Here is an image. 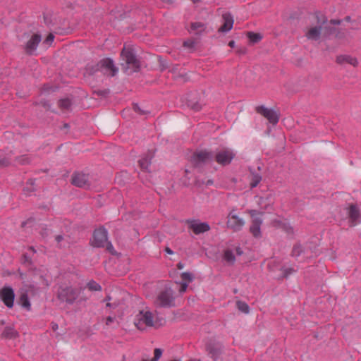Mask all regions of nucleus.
Wrapping results in <instances>:
<instances>
[{
  "instance_id": "nucleus-4",
  "label": "nucleus",
  "mask_w": 361,
  "mask_h": 361,
  "mask_svg": "<svg viewBox=\"0 0 361 361\" xmlns=\"http://www.w3.org/2000/svg\"><path fill=\"white\" fill-rule=\"evenodd\" d=\"M92 245L94 247H106L111 253H114V247L107 240V232L104 228H99L94 231Z\"/></svg>"
},
{
  "instance_id": "nucleus-35",
  "label": "nucleus",
  "mask_w": 361,
  "mask_h": 361,
  "mask_svg": "<svg viewBox=\"0 0 361 361\" xmlns=\"http://www.w3.org/2000/svg\"><path fill=\"white\" fill-rule=\"evenodd\" d=\"M54 35L52 34H49L44 40V43L47 44V46H50L52 42L54 41Z\"/></svg>"
},
{
  "instance_id": "nucleus-2",
  "label": "nucleus",
  "mask_w": 361,
  "mask_h": 361,
  "mask_svg": "<svg viewBox=\"0 0 361 361\" xmlns=\"http://www.w3.org/2000/svg\"><path fill=\"white\" fill-rule=\"evenodd\" d=\"M80 292L71 287L61 288L58 292V298L68 304H73L78 298V302L85 301L87 298L80 295Z\"/></svg>"
},
{
  "instance_id": "nucleus-10",
  "label": "nucleus",
  "mask_w": 361,
  "mask_h": 361,
  "mask_svg": "<svg viewBox=\"0 0 361 361\" xmlns=\"http://www.w3.org/2000/svg\"><path fill=\"white\" fill-rule=\"evenodd\" d=\"M15 294L10 287H4L0 290V298L4 305L11 308L13 306Z\"/></svg>"
},
{
  "instance_id": "nucleus-16",
  "label": "nucleus",
  "mask_w": 361,
  "mask_h": 361,
  "mask_svg": "<svg viewBox=\"0 0 361 361\" xmlns=\"http://www.w3.org/2000/svg\"><path fill=\"white\" fill-rule=\"evenodd\" d=\"M223 25L219 28L220 32H227L230 31L233 26V18L229 13H225L222 15Z\"/></svg>"
},
{
  "instance_id": "nucleus-33",
  "label": "nucleus",
  "mask_w": 361,
  "mask_h": 361,
  "mask_svg": "<svg viewBox=\"0 0 361 361\" xmlns=\"http://www.w3.org/2000/svg\"><path fill=\"white\" fill-rule=\"evenodd\" d=\"M282 271H283V276L284 277H287L288 275H290V274H292L293 272H294V269L293 268H290V267H284L283 269H282Z\"/></svg>"
},
{
  "instance_id": "nucleus-31",
  "label": "nucleus",
  "mask_w": 361,
  "mask_h": 361,
  "mask_svg": "<svg viewBox=\"0 0 361 361\" xmlns=\"http://www.w3.org/2000/svg\"><path fill=\"white\" fill-rule=\"evenodd\" d=\"M4 334H6V336L7 337H9V338H15L16 336H18V333L16 331H15L14 329H6L5 330V332Z\"/></svg>"
},
{
  "instance_id": "nucleus-36",
  "label": "nucleus",
  "mask_w": 361,
  "mask_h": 361,
  "mask_svg": "<svg viewBox=\"0 0 361 361\" xmlns=\"http://www.w3.org/2000/svg\"><path fill=\"white\" fill-rule=\"evenodd\" d=\"M188 286V283L181 282L180 283V288L179 289V292L180 293H185L186 291V290H187Z\"/></svg>"
},
{
  "instance_id": "nucleus-26",
  "label": "nucleus",
  "mask_w": 361,
  "mask_h": 361,
  "mask_svg": "<svg viewBox=\"0 0 361 361\" xmlns=\"http://www.w3.org/2000/svg\"><path fill=\"white\" fill-rule=\"evenodd\" d=\"M247 37L249 38L250 41L253 43H256L262 39V36L259 34L251 32L247 33Z\"/></svg>"
},
{
  "instance_id": "nucleus-38",
  "label": "nucleus",
  "mask_w": 361,
  "mask_h": 361,
  "mask_svg": "<svg viewBox=\"0 0 361 361\" xmlns=\"http://www.w3.org/2000/svg\"><path fill=\"white\" fill-rule=\"evenodd\" d=\"M133 109L135 110V111H136L139 114H144V112L141 111L140 106L137 104L133 105Z\"/></svg>"
},
{
  "instance_id": "nucleus-51",
  "label": "nucleus",
  "mask_w": 361,
  "mask_h": 361,
  "mask_svg": "<svg viewBox=\"0 0 361 361\" xmlns=\"http://www.w3.org/2000/svg\"><path fill=\"white\" fill-rule=\"evenodd\" d=\"M171 361H181V360H172Z\"/></svg>"
},
{
  "instance_id": "nucleus-5",
  "label": "nucleus",
  "mask_w": 361,
  "mask_h": 361,
  "mask_svg": "<svg viewBox=\"0 0 361 361\" xmlns=\"http://www.w3.org/2000/svg\"><path fill=\"white\" fill-rule=\"evenodd\" d=\"M101 71L102 73L114 76L118 72V68L114 66L111 59L106 58L101 60L94 68L92 67V73Z\"/></svg>"
},
{
  "instance_id": "nucleus-14",
  "label": "nucleus",
  "mask_w": 361,
  "mask_h": 361,
  "mask_svg": "<svg viewBox=\"0 0 361 361\" xmlns=\"http://www.w3.org/2000/svg\"><path fill=\"white\" fill-rule=\"evenodd\" d=\"M188 228L196 235L207 232L210 230V226L207 223H199L196 221H188Z\"/></svg>"
},
{
  "instance_id": "nucleus-3",
  "label": "nucleus",
  "mask_w": 361,
  "mask_h": 361,
  "mask_svg": "<svg viewBox=\"0 0 361 361\" xmlns=\"http://www.w3.org/2000/svg\"><path fill=\"white\" fill-rule=\"evenodd\" d=\"M121 56L122 60L125 61L124 69L128 73L137 72L140 68L139 61L137 60L134 53L129 48H124Z\"/></svg>"
},
{
  "instance_id": "nucleus-24",
  "label": "nucleus",
  "mask_w": 361,
  "mask_h": 361,
  "mask_svg": "<svg viewBox=\"0 0 361 361\" xmlns=\"http://www.w3.org/2000/svg\"><path fill=\"white\" fill-rule=\"evenodd\" d=\"M204 30V25L202 23H193L191 24V30L197 33L201 32Z\"/></svg>"
},
{
  "instance_id": "nucleus-40",
  "label": "nucleus",
  "mask_w": 361,
  "mask_h": 361,
  "mask_svg": "<svg viewBox=\"0 0 361 361\" xmlns=\"http://www.w3.org/2000/svg\"><path fill=\"white\" fill-rule=\"evenodd\" d=\"M63 239V237L62 235H56V240L58 242V243H60Z\"/></svg>"
},
{
  "instance_id": "nucleus-20",
  "label": "nucleus",
  "mask_w": 361,
  "mask_h": 361,
  "mask_svg": "<svg viewBox=\"0 0 361 361\" xmlns=\"http://www.w3.org/2000/svg\"><path fill=\"white\" fill-rule=\"evenodd\" d=\"M152 157H153V155L152 154H149L139 160V165L142 171H149L148 168L151 164V159H152Z\"/></svg>"
},
{
  "instance_id": "nucleus-42",
  "label": "nucleus",
  "mask_w": 361,
  "mask_h": 361,
  "mask_svg": "<svg viewBox=\"0 0 361 361\" xmlns=\"http://www.w3.org/2000/svg\"><path fill=\"white\" fill-rule=\"evenodd\" d=\"M177 267H178V269H183V267H184V266H183V264L182 263H178V264H177Z\"/></svg>"
},
{
  "instance_id": "nucleus-1",
  "label": "nucleus",
  "mask_w": 361,
  "mask_h": 361,
  "mask_svg": "<svg viewBox=\"0 0 361 361\" xmlns=\"http://www.w3.org/2000/svg\"><path fill=\"white\" fill-rule=\"evenodd\" d=\"M133 323L135 327L140 331H144L149 327L159 326L155 312H152L148 307L140 310L135 314Z\"/></svg>"
},
{
  "instance_id": "nucleus-32",
  "label": "nucleus",
  "mask_w": 361,
  "mask_h": 361,
  "mask_svg": "<svg viewBox=\"0 0 361 361\" xmlns=\"http://www.w3.org/2000/svg\"><path fill=\"white\" fill-rule=\"evenodd\" d=\"M302 252V247L300 245H295L294 246L292 253L293 255L295 257H298Z\"/></svg>"
},
{
  "instance_id": "nucleus-23",
  "label": "nucleus",
  "mask_w": 361,
  "mask_h": 361,
  "mask_svg": "<svg viewBox=\"0 0 361 361\" xmlns=\"http://www.w3.org/2000/svg\"><path fill=\"white\" fill-rule=\"evenodd\" d=\"M20 301L21 303V305L27 309L30 310V303L29 302L27 295L25 293H22L20 298Z\"/></svg>"
},
{
  "instance_id": "nucleus-45",
  "label": "nucleus",
  "mask_w": 361,
  "mask_h": 361,
  "mask_svg": "<svg viewBox=\"0 0 361 361\" xmlns=\"http://www.w3.org/2000/svg\"><path fill=\"white\" fill-rule=\"evenodd\" d=\"M8 164V161H0V165H6Z\"/></svg>"
},
{
  "instance_id": "nucleus-29",
  "label": "nucleus",
  "mask_w": 361,
  "mask_h": 361,
  "mask_svg": "<svg viewBox=\"0 0 361 361\" xmlns=\"http://www.w3.org/2000/svg\"><path fill=\"white\" fill-rule=\"evenodd\" d=\"M162 354V351L159 348H156L154 351V357L151 360L145 359L142 361H158V360L161 357Z\"/></svg>"
},
{
  "instance_id": "nucleus-25",
  "label": "nucleus",
  "mask_w": 361,
  "mask_h": 361,
  "mask_svg": "<svg viewBox=\"0 0 361 361\" xmlns=\"http://www.w3.org/2000/svg\"><path fill=\"white\" fill-rule=\"evenodd\" d=\"M237 307L240 311H241L243 313L247 314L250 311V307L247 305V303L243 301H238L237 302Z\"/></svg>"
},
{
  "instance_id": "nucleus-39",
  "label": "nucleus",
  "mask_w": 361,
  "mask_h": 361,
  "mask_svg": "<svg viewBox=\"0 0 361 361\" xmlns=\"http://www.w3.org/2000/svg\"><path fill=\"white\" fill-rule=\"evenodd\" d=\"M165 251H166V253H168L169 255L173 254V252L169 247H166L165 248Z\"/></svg>"
},
{
  "instance_id": "nucleus-19",
  "label": "nucleus",
  "mask_w": 361,
  "mask_h": 361,
  "mask_svg": "<svg viewBox=\"0 0 361 361\" xmlns=\"http://www.w3.org/2000/svg\"><path fill=\"white\" fill-rule=\"evenodd\" d=\"M336 62L341 65L350 64L354 67L358 64L356 58L348 55H340L336 57Z\"/></svg>"
},
{
  "instance_id": "nucleus-49",
  "label": "nucleus",
  "mask_w": 361,
  "mask_h": 361,
  "mask_svg": "<svg viewBox=\"0 0 361 361\" xmlns=\"http://www.w3.org/2000/svg\"><path fill=\"white\" fill-rule=\"evenodd\" d=\"M106 306H108V307H111V304H110L109 302H108V303L106 304Z\"/></svg>"
},
{
  "instance_id": "nucleus-11",
  "label": "nucleus",
  "mask_w": 361,
  "mask_h": 361,
  "mask_svg": "<svg viewBox=\"0 0 361 361\" xmlns=\"http://www.w3.org/2000/svg\"><path fill=\"white\" fill-rule=\"evenodd\" d=\"M214 159V155L208 151H200L194 154L192 157L193 162L198 166L202 164L210 163Z\"/></svg>"
},
{
  "instance_id": "nucleus-46",
  "label": "nucleus",
  "mask_w": 361,
  "mask_h": 361,
  "mask_svg": "<svg viewBox=\"0 0 361 361\" xmlns=\"http://www.w3.org/2000/svg\"><path fill=\"white\" fill-rule=\"evenodd\" d=\"M195 111H199L200 109V107L199 106H195L192 107Z\"/></svg>"
},
{
  "instance_id": "nucleus-50",
  "label": "nucleus",
  "mask_w": 361,
  "mask_h": 361,
  "mask_svg": "<svg viewBox=\"0 0 361 361\" xmlns=\"http://www.w3.org/2000/svg\"><path fill=\"white\" fill-rule=\"evenodd\" d=\"M194 3L197 2L199 0H192Z\"/></svg>"
},
{
  "instance_id": "nucleus-6",
  "label": "nucleus",
  "mask_w": 361,
  "mask_h": 361,
  "mask_svg": "<svg viewBox=\"0 0 361 361\" xmlns=\"http://www.w3.org/2000/svg\"><path fill=\"white\" fill-rule=\"evenodd\" d=\"M155 304L159 307H170L174 305V297L173 290L166 288L161 291L155 300Z\"/></svg>"
},
{
  "instance_id": "nucleus-30",
  "label": "nucleus",
  "mask_w": 361,
  "mask_h": 361,
  "mask_svg": "<svg viewBox=\"0 0 361 361\" xmlns=\"http://www.w3.org/2000/svg\"><path fill=\"white\" fill-rule=\"evenodd\" d=\"M87 287L88 288V289L90 290H101V286H99V284H98L97 283H96L95 281H90L87 284Z\"/></svg>"
},
{
  "instance_id": "nucleus-44",
  "label": "nucleus",
  "mask_w": 361,
  "mask_h": 361,
  "mask_svg": "<svg viewBox=\"0 0 361 361\" xmlns=\"http://www.w3.org/2000/svg\"><path fill=\"white\" fill-rule=\"evenodd\" d=\"M52 329H53V330H54V331H55V330H56V329H58V324H52Z\"/></svg>"
},
{
  "instance_id": "nucleus-22",
  "label": "nucleus",
  "mask_w": 361,
  "mask_h": 361,
  "mask_svg": "<svg viewBox=\"0 0 361 361\" xmlns=\"http://www.w3.org/2000/svg\"><path fill=\"white\" fill-rule=\"evenodd\" d=\"M71 105V102L68 99H63L59 101V106L62 111L68 110Z\"/></svg>"
},
{
  "instance_id": "nucleus-41",
  "label": "nucleus",
  "mask_w": 361,
  "mask_h": 361,
  "mask_svg": "<svg viewBox=\"0 0 361 361\" xmlns=\"http://www.w3.org/2000/svg\"><path fill=\"white\" fill-rule=\"evenodd\" d=\"M228 46H229L230 47H231V48L234 47V46H235V42H234V41H233V40H232V41H230V42H228Z\"/></svg>"
},
{
  "instance_id": "nucleus-34",
  "label": "nucleus",
  "mask_w": 361,
  "mask_h": 361,
  "mask_svg": "<svg viewBox=\"0 0 361 361\" xmlns=\"http://www.w3.org/2000/svg\"><path fill=\"white\" fill-rule=\"evenodd\" d=\"M183 46L188 49H192L195 46V42L193 40L189 39L183 43Z\"/></svg>"
},
{
  "instance_id": "nucleus-47",
  "label": "nucleus",
  "mask_w": 361,
  "mask_h": 361,
  "mask_svg": "<svg viewBox=\"0 0 361 361\" xmlns=\"http://www.w3.org/2000/svg\"><path fill=\"white\" fill-rule=\"evenodd\" d=\"M331 22L333 24H338L339 23V21H338V20H331Z\"/></svg>"
},
{
  "instance_id": "nucleus-12",
  "label": "nucleus",
  "mask_w": 361,
  "mask_h": 361,
  "mask_svg": "<svg viewBox=\"0 0 361 361\" xmlns=\"http://www.w3.org/2000/svg\"><path fill=\"white\" fill-rule=\"evenodd\" d=\"M256 111L265 117L272 124H276L279 121V118L277 113L272 109L264 106H259L256 107Z\"/></svg>"
},
{
  "instance_id": "nucleus-21",
  "label": "nucleus",
  "mask_w": 361,
  "mask_h": 361,
  "mask_svg": "<svg viewBox=\"0 0 361 361\" xmlns=\"http://www.w3.org/2000/svg\"><path fill=\"white\" fill-rule=\"evenodd\" d=\"M224 259L226 262H227L229 264L234 263L235 260L233 253L232 252V251L229 250H225L224 254Z\"/></svg>"
},
{
  "instance_id": "nucleus-48",
  "label": "nucleus",
  "mask_w": 361,
  "mask_h": 361,
  "mask_svg": "<svg viewBox=\"0 0 361 361\" xmlns=\"http://www.w3.org/2000/svg\"><path fill=\"white\" fill-rule=\"evenodd\" d=\"M26 159H27L26 158H23L22 160H20V161H21L23 164H24V163H25V162H26Z\"/></svg>"
},
{
  "instance_id": "nucleus-28",
  "label": "nucleus",
  "mask_w": 361,
  "mask_h": 361,
  "mask_svg": "<svg viewBox=\"0 0 361 361\" xmlns=\"http://www.w3.org/2000/svg\"><path fill=\"white\" fill-rule=\"evenodd\" d=\"M181 279L182 282L189 284L192 281V276L188 272H183L181 274Z\"/></svg>"
},
{
  "instance_id": "nucleus-9",
  "label": "nucleus",
  "mask_w": 361,
  "mask_h": 361,
  "mask_svg": "<svg viewBox=\"0 0 361 361\" xmlns=\"http://www.w3.org/2000/svg\"><path fill=\"white\" fill-rule=\"evenodd\" d=\"M235 157L233 151L228 148L219 150L214 157L215 161L220 165L229 164Z\"/></svg>"
},
{
  "instance_id": "nucleus-17",
  "label": "nucleus",
  "mask_w": 361,
  "mask_h": 361,
  "mask_svg": "<svg viewBox=\"0 0 361 361\" xmlns=\"http://www.w3.org/2000/svg\"><path fill=\"white\" fill-rule=\"evenodd\" d=\"M41 41V37L39 35H33L25 45V51L29 54H32L36 50L37 47Z\"/></svg>"
},
{
  "instance_id": "nucleus-7",
  "label": "nucleus",
  "mask_w": 361,
  "mask_h": 361,
  "mask_svg": "<svg viewBox=\"0 0 361 361\" xmlns=\"http://www.w3.org/2000/svg\"><path fill=\"white\" fill-rule=\"evenodd\" d=\"M245 220L234 213L233 210L230 212L227 216L226 226L235 232L240 231L245 226Z\"/></svg>"
},
{
  "instance_id": "nucleus-43",
  "label": "nucleus",
  "mask_w": 361,
  "mask_h": 361,
  "mask_svg": "<svg viewBox=\"0 0 361 361\" xmlns=\"http://www.w3.org/2000/svg\"><path fill=\"white\" fill-rule=\"evenodd\" d=\"M236 252L239 255H242V253H243V252L241 251L240 248H239V247L236 248Z\"/></svg>"
},
{
  "instance_id": "nucleus-8",
  "label": "nucleus",
  "mask_w": 361,
  "mask_h": 361,
  "mask_svg": "<svg viewBox=\"0 0 361 361\" xmlns=\"http://www.w3.org/2000/svg\"><path fill=\"white\" fill-rule=\"evenodd\" d=\"M248 213L252 218L250 232L253 237L259 238L262 236L261 225L262 224V219L260 217L257 216L258 212L256 210H250Z\"/></svg>"
},
{
  "instance_id": "nucleus-37",
  "label": "nucleus",
  "mask_w": 361,
  "mask_h": 361,
  "mask_svg": "<svg viewBox=\"0 0 361 361\" xmlns=\"http://www.w3.org/2000/svg\"><path fill=\"white\" fill-rule=\"evenodd\" d=\"M114 321H115V317L109 316V317H106V325L110 326L113 322H114Z\"/></svg>"
},
{
  "instance_id": "nucleus-13",
  "label": "nucleus",
  "mask_w": 361,
  "mask_h": 361,
  "mask_svg": "<svg viewBox=\"0 0 361 361\" xmlns=\"http://www.w3.org/2000/svg\"><path fill=\"white\" fill-rule=\"evenodd\" d=\"M348 215L350 226L353 227L360 222V212L356 205L351 204L348 207Z\"/></svg>"
},
{
  "instance_id": "nucleus-15",
  "label": "nucleus",
  "mask_w": 361,
  "mask_h": 361,
  "mask_svg": "<svg viewBox=\"0 0 361 361\" xmlns=\"http://www.w3.org/2000/svg\"><path fill=\"white\" fill-rule=\"evenodd\" d=\"M88 182V176L85 173H76L72 176V183L77 187L87 188Z\"/></svg>"
},
{
  "instance_id": "nucleus-18",
  "label": "nucleus",
  "mask_w": 361,
  "mask_h": 361,
  "mask_svg": "<svg viewBox=\"0 0 361 361\" xmlns=\"http://www.w3.org/2000/svg\"><path fill=\"white\" fill-rule=\"evenodd\" d=\"M322 30V25L319 26L311 27L307 30L306 32V37H307L308 39L317 40L320 37Z\"/></svg>"
},
{
  "instance_id": "nucleus-27",
  "label": "nucleus",
  "mask_w": 361,
  "mask_h": 361,
  "mask_svg": "<svg viewBox=\"0 0 361 361\" xmlns=\"http://www.w3.org/2000/svg\"><path fill=\"white\" fill-rule=\"evenodd\" d=\"M261 176L258 174H255L252 176L251 180H250V187L252 188L256 187L258 183L261 181Z\"/></svg>"
}]
</instances>
